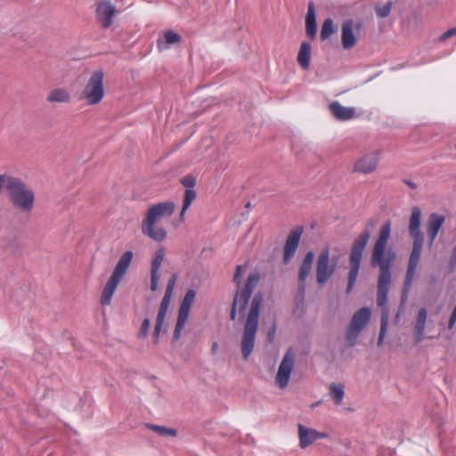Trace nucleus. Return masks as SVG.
I'll use <instances>...</instances> for the list:
<instances>
[{"label":"nucleus","mask_w":456,"mask_h":456,"mask_svg":"<svg viewBox=\"0 0 456 456\" xmlns=\"http://www.w3.org/2000/svg\"><path fill=\"white\" fill-rule=\"evenodd\" d=\"M391 235V222H386L380 228L378 238L371 250L370 263L372 266H378L380 273L378 281L379 306H383L387 300V294L391 283V272L396 255L395 252L387 248Z\"/></svg>","instance_id":"f257e3e1"},{"label":"nucleus","mask_w":456,"mask_h":456,"mask_svg":"<svg viewBox=\"0 0 456 456\" xmlns=\"http://www.w3.org/2000/svg\"><path fill=\"white\" fill-rule=\"evenodd\" d=\"M175 210L172 201H166L151 206L144 214L142 221V233L154 241L161 242L166 240L167 232L159 224L165 218L170 217Z\"/></svg>","instance_id":"f03ea898"},{"label":"nucleus","mask_w":456,"mask_h":456,"mask_svg":"<svg viewBox=\"0 0 456 456\" xmlns=\"http://www.w3.org/2000/svg\"><path fill=\"white\" fill-rule=\"evenodd\" d=\"M261 304V296L256 295L252 299L250 309L246 319L241 339V354L245 360L250 356L255 347Z\"/></svg>","instance_id":"7ed1b4c3"},{"label":"nucleus","mask_w":456,"mask_h":456,"mask_svg":"<svg viewBox=\"0 0 456 456\" xmlns=\"http://www.w3.org/2000/svg\"><path fill=\"white\" fill-rule=\"evenodd\" d=\"M8 197L12 205L22 212L29 213L34 208L35 192L20 178L14 177L8 191Z\"/></svg>","instance_id":"20e7f679"},{"label":"nucleus","mask_w":456,"mask_h":456,"mask_svg":"<svg viewBox=\"0 0 456 456\" xmlns=\"http://www.w3.org/2000/svg\"><path fill=\"white\" fill-rule=\"evenodd\" d=\"M133 256L134 254L132 251H126L118 259L111 276L110 277V279L108 280L104 286L101 297V303L102 305H110L112 297L119 282L121 281L123 276L128 270L133 260Z\"/></svg>","instance_id":"39448f33"},{"label":"nucleus","mask_w":456,"mask_h":456,"mask_svg":"<svg viewBox=\"0 0 456 456\" xmlns=\"http://www.w3.org/2000/svg\"><path fill=\"white\" fill-rule=\"evenodd\" d=\"M370 237V232L368 230H365L353 242L349 256L350 271L348 273L346 293H350L354 287L359 274L362 254Z\"/></svg>","instance_id":"423d86ee"},{"label":"nucleus","mask_w":456,"mask_h":456,"mask_svg":"<svg viewBox=\"0 0 456 456\" xmlns=\"http://www.w3.org/2000/svg\"><path fill=\"white\" fill-rule=\"evenodd\" d=\"M103 78L104 73L101 69L94 70L90 74L80 94V99L86 101L87 105H96L104 98Z\"/></svg>","instance_id":"0eeeda50"},{"label":"nucleus","mask_w":456,"mask_h":456,"mask_svg":"<svg viewBox=\"0 0 456 456\" xmlns=\"http://www.w3.org/2000/svg\"><path fill=\"white\" fill-rule=\"evenodd\" d=\"M370 317L371 311L368 307H362L354 314L346 336L349 346L356 345L359 334L368 325Z\"/></svg>","instance_id":"6e6552de"},{"label":"nucleus","mask_w":456,"mask_h":456,"mask_svg":"<svg viewBox=\"0 0 456 456\" xmlns=\"http://www.w3.org/2000/svg\"><path fill=\"white\" fill-rule=\"evenodd\" d=\"M296 354L289 348L284 354L274 378V383L280 389H285L291 379V375L295 369Z\"/></svg>","instance_id":"1a4fd4ad"},{"label":"nucleus","mask_w":456,"mask_h":456,"mask_svg":"<svg viewBox=\"0 0 456 456\" xmlns=\"http://www.w3.org/2000/svg\"><path fill=\"white\" fill-rule=\"evenodd\" d=\"M259 281L257 273H251L248 275L245 287L235 295L231 310V319L235 320L237 309L240 312L245 311L248 300L252 295L253 289L256 288Z\"/></svg>","instance_id":"9d476101"},{"label":"nucleus","mask_w":456,"mask_h":456,"mask_svg":"<svg viewBox=\"0 0 456 456\" xmlns=\"http://www.w3.org/2000/svg\"><path fill=\"white\" fill-rule=\"evenodd\" d=\"M337 262L330 261V253L328 247L322 248L316 263V281L323 286L332 277L336 271Z\"/></svg>","instance_id":"9b49d317"},{"label":"nucleus","mask_w":456,"mask_h":456,"mask_svg":"<svg viewBox=\"0 0 456 456\" xmlns=\"http://www.w3.org/2000/svg\"><path fill=\"white\" fill-rule=\"evenodd\" d=\"M195 291L193 289H189L186 292L184 297L183 298V301L178 311L177 321L173 334V339L175 341L179 340L182 336V331L186 324L187 319L190 314L191 306L195 299Z\"/></svg>","instance_id":"f8f14e48"},{"label":"nucleus","mask_w":456,"mask_h":456,"mask_svg":"<svg viewBox=\"0 0 456 456\" xmlns=\"http://www.w3.org/2000/svg\"><path fill=\"white\" fill-rule=\"evenodd\" d=\"M380 157V150H374L361 155L354 161L353 171L362 175H369L374 173L378 169Z\"/></svg>","instance_id":"ddd939ff"},{"label":"nucleus","mask_w":456,"mask_h":456,"mask_svg":"<svg viewBox=\"0 0 456 456\" xmlns=\"http://www.w3.org/2000/svg\"><path fill=\"white\" fill-rule=\"evenodd\" d=\"M118 13L116 5L110 0H101L96 4L95 17L102 28H109Z\"/></svg>","instance_id":"4468645a"},{"label":"nucleus","mask_w":456,"mask_h":456,"mask_svg":"<svg viewBox=\"0 0 456 456\" xmlns=\"http://www.w3.org/2000/svg\"><path fill=\"white\" fill-rule=\"evenodd\" d=\"M424 240H414L412 243V250L410 255L408 268L404 282V289L408 290L411 286L414 279L415 272L420 258L421 249Z\"/></svg>","instance_id":"2eb2a0df"},{"label":"nucleus","mask_w":456,"mask_h":456,"mask_svg":"<svg viewBox=\"0 0 456 456\" xmlns=\"http://www.w3.org/2000/svg\"><path fill=\"white\" fill-rule=\"evenodd\" d=\"M169 305V303L161 301L160 305L159 307L152 333V341L155 345L159 344L160 335L162 333H166L168 330L167 314Z\"/></svg>","instance_id":"dca6fc26"},{"label":"nucleus","mask_w":456,"mask_h":456,"mask_svg":"<svg viewBox=\"0 0 456 456\" xmlns=\"http://www.w3.org/2000/svg\"><path fill=\"white\" fill-rule=\"evenodd\" d=\"M166 256V251L163 248H158L152 256L151 263V290L156 291L159 287L160 273L159 270Z\"/></svg>","instance_id":"f3484780"},{"label":"nucleus","mask_w":456,"mask_h":456,"mask_svg":"<svg viewBox=\"0 0 456 456\" xmlns=\"http://www.w3.org/2000/svg\"><path fill=\"white\" fill-rule=\"evenodd\" d=\"M299 446L302 449L313 444L318 439L328 436L326 433L319 432L314 428L305 427L302 424L297 425Z\"/></svg>","instance_id":"a211bd4d"},{"label":"nucleus","mask_w":456,"mask_h":456,"mask_svg":"<svg viewBox=\"0 0 456 456\" xmlns=\"http://www.w3.org/2000/svg\"><path fill=\"white\" fill-rule=\"evenodd\" d=\"M329 110L332 116L340 121H346L355 118V109L354 107H346L335 101L329 104Z\"/></svg>","instance_id":"6ab92c4d"},{"label":"nucleus","mask_w":456,"mask_h":456,"mask_svg":"<svg viewBox=\"0 0 456 456\" xmlns=\"http://www.w3.org/2000/svg\"><path fill=\"white\" fill-rule=\"evenodd\" d=\"M444 220L445 217L442 214L432 213L429 216L428 220V235L429 237L430 246L434 243L441 227L444 223Z\"/></svg>","instance_id":"aec40b11"},{"label":"nucleus","mask_w":456,"mask_h":456,"mask_svg":"<svg viewBox=\"0 0 456 456\" xmlns=\"http://www.w3.org/2000/svg\"><path fill=\"white\" fill-rule=\"evenodd\" d=\"M301 237V232L299 231H292L289 237L287 238L286 244L284 247V256L283 261L285 264H288L291 258L294 256L295 252L298 247L299 240Z\"/></svg>","instance_id":"412c9836"},{"label":"nucleus","mask_w":456,"mask_h":456,"mask_svg":"<svg viewBox=\"0 0 456 456\" xmlns=\"http://www.w3.org/2000/svg\"><path fill=\"white\" fill-rule=\"evenodd\" d=\"M421 211L419 208L414 207L411 209L409 232L414 240H424L423 234L420 231Z\"/></svg>","instance_id":"4be33fe9"},{"label":"nucleus","mask_w":456,"mask_h":456,"mask_svg":"<svg viewBox=\"0 0 456 456\" xmlns=\"http://www.w3.org/2000/svg\"><path fill=\"white\" fill-rule=\"evenodd\" d=\"M71 101L69 92L63 87H56L52 89L46 96V102L54 103H69Z\"/></svg>","instance_id":"5701e85b"},{"label":"nucleus","mask_w":456,"mask_h":456,"mask_svg":"<svg viewBox=\"0 0 456 456\" xmlns=\"http://www.w3.org/2000/svg\"><path fill=\"white\" fill-rule=\"evenodd\" d=\"M181 41L182 37L178 33H175L173 30H167L163 33L162 37L158 39L157 46L159 51H165L172 45L179 44Z\"/></svg>","instance_id":"b1692460"},{"label":"nucleus","mask_w":456,"mask_h":456,"mask_svg":"<svg viewBox=\"0 0 456 456\" xmlns=\"http://www.w3.org/2000/svg\"><path fill=\"white\" fill-rule=\"evenodd\" d=\"M316 13L314 3L308 4L307 13L305 17V32L307 37L314 38L316 36Z\"/></svg>","instance_id":"393cba45"},{"label":"nucleus","mask_w":456,"mask_h":456,"mask_svg":"<svg viewBox=\"0 0 456 456\" xmlns=\"http://www.w3.org/2000/svg\"><path fill=\"white\" fill-rule=\"evenodd\" d=\"M328 394L335 405H341L346 395L345 385L339 382H331L328 387Z\"/></svg>","instance_id":"a878e982"},{"label":"nucleus","mask_w":456,"mask_h":456,"mask_svg":"<svg viewBox=\"0 0 456 456\" xmlns=\"http://www.w3.org/2000/svg\"><path fill=\"white\" fill-rule=\"evenodd\" d=\"M342 45L346 49L352 48L356 44V37L353 32V24L351 21H346L342 26Z\"/></svg>","instance_id":"bb28decb"},{"label":"nucleus","mask_w":456,"mask_h":456,"mask_svg":"<svg viewBox=\"0 0 456 456\" xmlns=\"http://www.w3.org/2000/svg\"><path fill=\"white\" fill-rule=\"evenodd\" d=\"M314 259V254L312 251L307 252L299 269L298 278L300 282H305L311 273Z\"/></svg>","instance_id":"cd10ccee"},{"label":"nucleus","mask_w":456,"mask_h":456,"mask_svg":"<svg viewBox=\"0 0 456 456\" xmlns=\"http://www.w3.org/2000/svg\"><path fill=\"white\" fill-rule=\"evenodd\" d=\"M311 45L308 42H303L297 54V62L304 69H307L310 66Z\"/></svg>","instance_id":"c85d7f7f"},{"label":"nucleus","mask_w":456,"mask_h":456,"mask_svg":"<svg viewBox=\"0 0 456 456\" xmlns=\"http://www.w3.org/2000/svg\"><path fill=\"white\" fill-rule=\"evenodd\" d=\"M427 310L421 308L419 310L416 323H415V330H416V340L419 342L425 331L426 321H427Z\"/></svg>","instance_id":"c756f323"},{"label":"nucleus","mask_w":456,"mask_h":456,"mask_svg":"<svg viewBox=\"0 0 456 456\" xmlns=\"http://www.w3.org/2000/svg\"><path fill=\"white\" fill-rule=\"evenodd\" d=\"M380 307L382 308V314H381L380 331H379V339H378V346H382V344H383L385 335L387 332V329L388 326V322H389V310H388V307L387 306V302L385 303V305L383 306H380Z\"/></svg>","instance_id":"7c9ffc66"},{"label":"nucleus","mask_w":456,"mask_h":456,"mask_svg":"<svg viewBox=\"0 0 456 456\" xmlns=\"http://www.w3.org/2000/svg\"><path fill=\"white\" fill-rule=\"evenodd\" d=\"M196 191L193 189H186L184 192V199L183 203V208L180 214V218L183 220V216L187 209L190 208L192 201L196 199Z\"/></svg>","instance_id":"2f4dec72"},{"label":"nucleus","mask_w":456,"mask_h":456,"mask_svg":"<svg viewBox=\"0 0 456 456\" xmlns=\"http://www.w3.org/2000/svg\"><path fill=\"white\" fill-rule=\"evenodd\" d=\"M176 281H177V276L175 273H173L167 281L166 292H165V295L161 301L170 304L173 291H174V289L176 284Z\"/></svg>","instance_id":"473e14b6"},{"label":"nucleus","mask_w":456,"mask_h":456,"mask_svg":"<svg viewBox=\"0 0 456 456\" xmlns=\"http://www.w3.org/2000/svg\"><path fill=\"white\" fill-rule=\"evenodd\" d=\"M148 427L161 436H175L177 434L175 428H170L164 426L149 425Z\"/></svg>","instance_id":"72a5a7b5"},{"label":"nucleus","mask_w":456,"mask_h":456,"mask_svg":"<svg viewBox=\"0 0 456 456\" xmlns=\"http://www.w3.org/2000/svg\"><path fill=\"white\" fill-rule=\"evenodd\" d=\"M334 25L331 19H327L324 20L321 29V38L322 40L327 39L334 33Z\"/></svg>","instance_id":"f704fd0d"},{"label":"nucleus","mask_w":456,"mask_h":456,"mask_svg":"<svg viewBox=\"0 0 456 456\" xmlns=\"http://www.w3.org/2000/svg\"><path fill=\"white\" fill-rule=\"evenodd\" d=\"M151 327V322L150 318L143 319L141 328L138 331V338H146L149 335L150 329Z\"/></svg>","instance_id":"c9c22d12"},{"label":"nucleus","mask_w":456,"mask_h":456,"mask_svg":"<svg viewBox=\"0 0 456 456\" xmlns=\"http://www.w3.org/2000/svg\"><path fill=\"white\" fill-rule=\"evenodd\" d=\"M391 6H392V4L387 3L383 6L378 7L377 14L381 18H385V17L388 16V14L390 13V11H391Z\"/></svg>","instance_id":"e433bc0d"},{"label":"nucleus","mask_w":456,"mask_h":456,"mask_svg":"<svg viewBox=\"0 0 456 456\" xmlns=\"http://www.w3.org/2000/svg\"><path fill=\"white\" fill-rule=\"evenodd\" d=\"M181 183L187 189H192L195 186L196 179L192 175H186L181 179Z\"/></svg>","instance_id":"4c0bfd02"},{"label":"nucleus","mask_w":456,"mask_h":456,"mask_svg":"<svg viewBox=\"0 0 456 456\" xmlns=\"http://www.w3.org/2000/svg\"><path fill=\"white\" fill-rule=\"evenodd\" d=\"M246 269H247V267L245 265H238L236 268V273L234 274L233 281H234V282L237 283L238 286L241 282V276L245 273Z\"/></svg>","instance_id":"58836bf2"},{"label":"nucleus","mask_w":456,"mask_h":456,"mask_svg":"<svg viewBox=\"0 0 456 456\" xmlns=\"http://www.w3.org/2000/svg\"><path fill=\"white\" fill-rule=\"evenodd\" d=\"M246 269H247V267L245 265H238L236 268V273L234 274L233 281H234V282L237 283L238 286L241 282V276L245 273Z\"/></svg>","instance_id":"ea45409f"},{"label":"nucleus","mask_w":456,"mask_h":456,"mask_svg":"<svg viewBox=\"0 0 456 456\" xmlns=\"http://www.w3.org/2000/svg\"><path fill=\"white\" fill-rule=\"evenodd\" d=\"M454 36H456V28H450L447 31H445L444 34H442L441 37H439V41L444 42Z\"/></svg>","instance_id":"a19ab883"},{"label":"nucleus","mask_w":456,"mask_h":456,"mask_svg":"<svg viewBox=\"0 0 456 456\" xmlns=\"http://www.w3.org/2000/svg\"><path fill=\"white\" fill-rule=\"evenodd\" d=\"M218 350H219V345L217 342H213L212 343V346H211V354H216L218 353Z\"/></svg>","instance_id":"79ce46f5"},{"label":"nucleus","mask_w":456,"mask_h":456,"mask_svg":"<svg viewBox=\"0 0 456 456\" xmlns=\"http://www.w3.org/2000/svg\"><path fill=\"white\" fill-rule=\"evenodd\" d=\"M403 183L405 184H407L411 189H416L417 188V184L415 183H413L412 181H411V180L405 179V180H403Z\"/></svg>","instance_id":"37998d69"},{"label":"nucleus","mask_w":456,"mask_h":456,"mask_svg":"<svg viewBox=\"0 0 456 456\" xmlns=\"http://www.w3.org/2000/svg\"><path fill=\"white\" fill-rule=\"evenodd\" d=\"M274 335H275V328L273 327V329H271L268 332V338L270 341H273V338H274Z\"/></svg>","instance_id":"c03bdc74"}]
</instances>
